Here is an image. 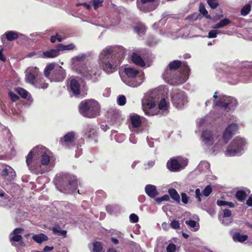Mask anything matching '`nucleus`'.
Listing matches in <instances>:
<instances>
[{
    "mask_svg": "<svg viewBox=\"0 0 252 252\" xmlns=\"http://www.w3.org/2000/svg\"><path fill=\"white\" fill-rule=\"evenodd\" d=\"M126 56L125 50L117 46H107L100 52L98 63L107 74L116 71Z\"/></svg>",
    "mask_w": 252,
    "mask_h": 252,
    "instance_id": "1",
    "label": "nucleus"
},
{
    "mask_svg": "<svg viewBox=\"0 0 252 252\" xmlns=\"http://www.w3.org/2000/svg\"><path fill=\"white\" fill-rule=\"evenodd\" d=\"M189 68L185 63L183 64L179 60L170 62L164 70L162 77L171 85H179L185 83L188 79Z\"/></svg>",
    "mask_w": 252,
    "mask_h": 252,
    "instance_id": "2",
    "label": "nucleus"
},
{
    "mask_svg": "<svg viewBox=\"0 0 252 252\" xmlns=\"http://www.w3.org/2000/svg\"><path fill=\"white\" fill-rule=\"evenodd\" d=\"M51 152L50 150L43 146H37L33 148L28 154L26 163L29 169L32 172L35 174H42L43 171L36 160L40 157V163L42 165H48L50 160Z\"/></svg>",
    "mask_w": 252,
    "mask_h": 252,
    "instance_id": "3",
    "label": "nucleus"
},
{
    "mask_svg": "<svg viewBox=\"0 0 252 252\" xmlns=\"http://www.w3.org/2000/svg\"><path fill=\"white\" fill-rule=\"evenodd\" d=\"M158 99L156 91L145 94L142 100V107L145 115L152 116L162 114L167 111L169 108V103L164 98L160 100L158 106H157Z\"/></svg>",
    "mask_w": 252,
    "mask_h": 252,
    "instance_id": "4",
    "label": "nucleus"
},
{
    "mask_svg": "<svg viewBox=\"0 0 252 252\" xmlns=\"http://www.w3.org/2000/svg\"><path fill=\"white\" fill-rule=\"evenodd\" d=\"M87 57L85 53L74 57L72 59L73 67L84 78L95 82L98 80L101 71L96 65H87L85 63Z\"/></svg>",
    "mask_w": 252,
    "mask_h": 252,
    "instance_id": "5",
    "label": "nucleus"
},
{
    "mask_svg": "<svg viewBox=\"0 0 252 252\" xmlns=\"http://www.w3.org/2000/svg\"><path fill=\"white\" fill-rule=\"evenodd\" d=\"M56 186L61 192L65 193L75 192L78 188L75 177L66 174H60L55 178Z\"/></svg>",
    "mask_w": 252,
    "mask_h": 252,
    "instance_id": "6",
    "label": "nucleus"
},
{
    "mask_svg": "<svg viewBox=\"0 0 252 252\" xmlns=\"http://www.w3.org/2000/svg\"><path fill=\"white\" fill-rule=\"evenodd\" d=\"M79 112L83 116L94 118L99 115L100 107L94 99H87L82 101L79 106Z\"/></svg>",
    "mask_w": 252,
    "mask_h": 252,
    "instance_id": "7",
    "label": "nucleus"
},
{
    "mask_svg": "<svg viewBox=\"0 0 252 252\" xmlns=\"http://www.w3.org/2000/svg\"><path fill=\"white\" fill-rule=\"evenodd\" d=\"M125 74L121 75L123 82L127 85L135 88L139 86L143 82L142 73L132 67H126L124 70Z\"/></svg>",
    "mask_w": 252,
    "mask_h": 252,
    "instance_id": "8",
    "label": "nucleus"
},
{
    "mask_svg": "<svg viewBox=\"0 0 252 252\" xmlns=\"http://www.w3.org/2000/svg\"><path fill=\"white\" fill-rule=\"evenodd\" d=\"M217 138V134L214 133L212 131L208 129L203 131L200 139L206 152L211 154H216V152L221 148L220 146L218 144L216 143L213 145Z\"/></svg>",
    "mask_w": 252,
    "mask_h": 252,
    "instance_id": "9",
    "label": "nucleus"
},
{
    "mask_svg": "<svg viewBox=\"0 0 252 252\" xmlns=\"http://www.w3.org/2000/svg\"><path fill=\"white\" fill-rule=\"evenodd\" d=\"M44 75L51 82H60L66 77L65 70L60 65L51 63L44 69Z\"/></svg>",
    "mask_w": 252,
    "mask_h": 252,
    "instance_id": "10",
    "label": "nucleus"
},
{
    "mask_svg": "<svg viewBox=\"0 0 252 252\" xmlns=\"http://www.w3.org/2000/svg\"><path fill=\"white\" fill-rule=\"evenodd\" d=\"M247 141L244 138L237 137L228 145L224 153L226 157L241 155L246 149Z\"/></svg>",
    "mask_w": 252,
    "mask_h": 252,
    "instance_id": "11",
    "label": "nucleus"
},
{
    "mask_svg": "<svg viewBox=\"0 0 252 252\" xmlns=\"http://www.w3.org/2000/svg\"><path fill=\"white\" fill-rule=\"evenodd\" d=\"M188 160L182 157H176L171 158L166 164L167 168L172 172H179L187 165Z\"/></svg>",
    "mask_w": 252,
    "mask_h": 252,
    "instance_id": "12",
    "label": "nucleus"
},
{
    "mask_svg": "<svg viewBox=\"0 0 252 252\" xmlns=\"http://www.w3.org/2000/svg\"><path fill=\"white\" fill-rule=\"evenodd\" d=\"M171 96L173 105L179 109H183L188 102V97L184 92L174 90Z\"/></svg>",
    "mask_w": 252,
    "mask_h": 252,
    "instance_id": "13",
    "label": "nucleus"
},
{
    "mask_svg": "<svg viewBox=\"0 0 252 252\" xmlns=\"http://www.w3.org/2000/svg\"><path fill=\"white\" fill-rule=\"evenodd\" d=\"M218 101L214 102V105L225 109H228L229 111L234 110L237 106L236 99L230 96L225 95H220Z\"/></svg>",
    "mask_w": 252,
    "mask_h": 252,
    "instance_id": "14",
    "label": "nucleus"
},
{
    "mask_svg": "<svg viewBox=\"0 0 252 252\" xmlns=\"http://www.w3.org/2000/svg\"><path fill=\"white\" fill-rule=\"evenodd\" d=\"M39 75L38 68L35 67H31L26 70L25 79L27 83L33 86Z\"/></svg>",
    "mask_w": 252,
    "mask_h": 252,
    "instance_id": "15",
    "label": "nucleus"
},
{
    "mask_svg": "<svg viewBox=\"0 0 252 252\" xmlns=\"http://www.w3.org/2000/svg\"><path fill=\"white\" fill-rule=\"evenodd\" d=\"M238 130V126L236 124L229 125L223 132L222 138L224 143H227Z\"/></svg>",
    "mask_w": 252,
    "mask_h": 252,
    "instance_id": "16",
    "label": "nucleus"
},
{
    "mask_svg": "<svg viewBox=\"0 0 252 252\" xmlns=\"http://www.w3.org/2000/svg\"><path fill=\"white\" fill-rule=\"evenodd\" d=\"M75 139L76 133L74 131H72L65 134L63 137L61 139L60 142L63 146L71 148L73 146Z\"/></svg>",
    "mask_w": 252,
    "mask_h": 252,
    "instance_id": "17",
    "label": "nucleus"
},
{
    "mask_svg": "<svg viewBox=\"0 0 252 252\" xmlns=\"http://www.w3.org/2000/svg\"><path fill=\"white\" fill-rule=\"evenodd\" d=\"M23 229L20 228H15L10 234L9 239L12 246H15V242H20L21 246H23L24 242H22V236L20 235Z\"/></svg>",
    "mask_w": 252,
    "mask_h": 252,
    "instance_id": "18",
    "label": "nucleus"
},
{
    "mask_svg": "<svg viewBox=\"0 0 252 252\" xmlns=\"http://www.w3.org/2000/svg\"><path fill=\"white\" fill-rule=\"evenodd\" d=\"M232 215L231 211L227 209L223 210L222 215H219V219L222 224L224 225H228L230 224L232 220L231 216Z\"/></svg>",
    "mask_w": 252,
    "mask_h": 252,
    "instance_id": "19",
    "label": "nucleus"
},
{
    "mask_svg": "<svg viewBox=\"0 0 252 252\" xmlns=\"http://www.w3.org/2000/svg\"><path fill=\"white\" fill-rule=\"evenodd\" d=\"M137 6L138 9L143 12H150L155 9V6L153 3L146 2L145 1H143V0L137 1Z\"/></svg>",
    "mask_w": 252,
    "mask_h": 252,
    "instance_id": "20",
    "label": "nucleus"
},
{
    "mask_svg": "<svg viewBox=\"0 0 252 252\" xmlns=\"http://www.w3.org/2000/svg\"><path fill=\"white\" fill-rule=\"evenodd\" d=\"M80 85L78 80L76 79H71L69 83V90L74 95L77 96L80 94Z\"/></svg>",
    "mask_w": 252,
    "mask_h": 252,
    "instance_id": "21",
    "label": "nucleus"
},
{
    "mask_svg": "<svg viewBox=\"0 0 252 252\" xmlns=\"http://www.w3.org/2000/svg\"><path fill=\"white\" fill-rule=\"evenodd\" d=\"M19 35H22V34L15 31H9L5 32L4 34L1 35L0 39L2 42H4L5 39L11 41L18 38Z\"/></svg>",
    "mask_w": 252,
    "mask_h": 252,
    "instance_id": "22",
    "label": "nucleus"
},
{
    "mask_svg": "<svg viewBox=\"0 0 252 252\" xmlns=\"http://www.w3.org/2000/svg\"><path fill=\"white\" fill-rule=\"evenodd\" d=\"M84 135L89 138L95 139L97 136L96 130L93 125H87L84 131Z\"/></svg>",
    "mask_w": 252,
    "mask_h": 252,
    "instance_id": "23",
    "label": "nucleus"
},
{
    "mask_svg": "<svg viewBox=\"0 0 252 252\" xmlns=\"http://www.w3.org/2000/svg\"><path fill=\"white\" fill-rule=\"evenodd\" d=\"M145 191L146 194L151 198H154L158 194L156 187L153 185H147L145 187Z\"/></svg>",
    "mask_w": 252,
    "mask_h": 252,
    "instance_id": "24",
    "label": "nucleus"
},
{
    "mask_svg": "<svg viewBox=\"0 0 252 252\" xmlns=\"http://www.w3.org/2000/svg\"><path fill=\"white\" fill-rule=\"evenodd\" d=\"M230 234L234 242H239L243 243L247 240L248 236L247 235H242L239 232L232 230L230 232Z\"/></svg>",
    "mask_w": 252,
    "mask_h": 252,
    "instance_id": "25",
    "label": "nucleus"
},
{
    "mask_svg": "<svg viewBox=\"0 0 252 252\" xmlns=\"http://www.w3.org/2000/svg\"><path fill=\"white\" fill-rule=\"evenodd\" d=\"M16 92L22 98L27 99L29 104H31L32 103L33 101L32 98L30 94L26 90L21 88H18L16 89Z\"/></svg>",
    "mask_w": 252,
    "mask_h": 252,
    "instance_id": "26",
    "label": "nucleus"
},
{
    "mask_svg": "<svg viewBox=\"0 0 252 252\" xmlns=\"http://www.w3.org/2000/svg\"><path fill=\"white\" fill-rule=\"evenodd\" d=\"M2 176H8V179H12L15 176V172L14 169L9 166H5L1 171Z\"/></svg>",
    "mask_w": 252,
    "mask_h": 252,
    "instance_id": "27",
    "label": "nucleus"
},
{
    "mask_svg": "<svg viewBox=\"0 0 252 252\" xmlns=\"http://www.w3.org/2000/svg\"><path fill=\"white\" fill-rule=\"evenodd\" d=\"M9 200V196L0 189V206L7 207Z\"/></svg>",
    "mask_w": 252,
    "mask_h": 252,
    "instance_id": "28",
    "label": "nucleus"
},
{
    "mask_svg": "<svg viewBox=\"0 0 252 252\" xmlns=\"http://www.w3.org/2000/svg\"><path fill=\"white\" fill-rule=\"evenodd\" d=\"M59 48L57 49H50L43 53V57L47 58H55L59 55Z\"/></svg>",
    "mask_w": 252,
    "mask_h": 252,
    "instance_id": "29",
    "label": "nucleus"
},
{
    "mask_svg": "<svg viewBox=\"0 0 252 252\" xmlns=\"http://www.w3.org/2000/svg\"><path fill=\"white\" fill-rule=\"evenodd\" d=\"M131 60L133 63L140 66H144L145 65V62L141 57L136 53H133L131 56Z\"/></svg>",
    "mask_w": 252,
    "mask_h": 252,
    "instance_id": "30",
    "label": "nucleus"
},
{
    "mask_svg": "<svg viewBox=\"0 0 252 252\" xmlns=\"http://www.w3.org/2000/svg\"><path fill=\"white\" fill-rule=\"evenodd\" d=\"M131 123L134 128L139 127L141 124V120L139 116L134 115L130 116V118Z\"/></svg>",
    "mask_w": 252,
    "mask_h": 252,
    "instance_id": "31",
    "label": "nucleus"
},
{
    "mask_svg": "<svg viewBox=\"0 0 252 252\" xmlns=\"http://www.w3.org/2000/svg\"><path fill=\"white\" fill-rule=\"evenodd\" d=\"M33 86L38 89H45L47 88L48 85L46 83L43 78H40V76L38 77V79L35 81V83Z\"/></svg>",
    "mask_w": 252,
    "mask_h": 252,
    "instance_id": "32",
    "label": "nucleus"
},
{
    "mask_svg": "<svg viewBox=\"0 0 252 252\" xmlns=\"http://www.w3.org/2000/svg\"><path fill=\"white\" fill-rule=\"evenodd\" d=\"M250 192L249 189H247V191L244 190H239L236 193V197L239 201H244L247 197V195Z\"/></svg>",
    "mask_w": 252,
    "mask_h": 252,
    "instance_id": "33",
    "label": "nucleus"
},
{
    "mask_svg": "<svg viewBox=\"0 0 252 252\" xmlns=\"http://www.w3.org/2000/svg\"><path fill=\"white\" fill-rule=\"evenodd\" d=\"M92 246V247L91 248V246H90V248L91 249V252H104L102 245L99 242L93 243Z\"/></svg>",
    "mask_w": 252,
    "mask_h": 252,
    "instance_id": "34",
    "label": "nucleus"
},
{
    "mask_svg": "<svg viewBox=\"0 0 252 252\" xmlns=\"http://www.w3.org/2000/svg\"><path fill=\"white\" fill-rule=\"evenodd\" d=\"M114 134V139L118 143H121L123 142L126 138V136L124 134L118 133L117 131L115 130L112 131L111 136L112 137Z\"/></svg>",
    "mask_w": 252,
    "mask_h": 252,
    "instance_id": "35",
    "label": "nucleus"
},
{
    "mask_svg": "<svg viewBox=\"0 0 252 252\" xmlns=\"http://www.w3.org/2000/svg\"><path fill=\"white\" fill-rule=\"evenodd\" d=\"M32 239L37 243H41L48 240V237L43 233L36 234L32 236Z\"/></svg>",
    "mask_w": 252,
    "mask_h": 252,
    "instance_id": "36",
    "label": "nucleus"
},
{
    "mask_svg": "<svg viewBox=\"0 0 252 252\" xmlns=\"http://www.w3.org/2000/svg\"><path fill=\"white\" fill-rule=\"evenodd\" d=\"M134 30L139 36H142L146 32V28L144 24L140 23L135 27Z\"/></svg>",
    "mask_w": 252,
    "mask_h": 252,
    "instance_id": "37",
    "label": "nucleus"
},
{
    "mask_svg": "<svg viewBox=\"0 0 252 252\" xmlns=\"http://www.w3.org/2000/svg\"><path fill=\"white\" fill-rule=\"evenodd\" d=\"M231 23V21L228 18H224L220 21V22L216 24L214 27V29H220L223 28Z\"/></svg>",
    "mask_w": 252,
    "mask_h": 252,
    "instance_id": "38",
    "label": "nucleus"
},
{
    "mask_svg": "<svg viewBox=\"0 0 252 252\" xmlns=\"http://www.w3.org/2000/svg\"><path fill=\"white\" fill-rule=\"evenodd\" d=\"M168 193L171 197L178 203L180 202V197L176 189H168Z\"/></svg>",
    "mask_w": 252,
    "mask_h": 252,
    "instance_id": "39",
    "label": "nucleus"
},
{
    "mask_svg": "<svg viewBox=\"0 0 252 252\" xmlns=\"http://www.w3.org/2000/svg\"><path fill=\"white\" fill-rule=\"evenodd\" d=\"M185 223L190 228L193 229L194 231H196L199 229V223L196 222L195 220H187L185 221Z\"/></svg>",
    "mask_w": 252,
    "mask_h": 252,
    "instance_id": "40",
    "label": "nucleus"
},
{
    "mask_svg": "<svg viewBox=\"0 0 252 252\" xmlns=\"http://www.w3.org/2000/svg\"><path fill=\"white\" fill-rule=\"evenodd\" d=\"M210 168V163L206 161H201L197 166V169L202 171H205L209 170Z\"/></svg>",
    "mask_w": 252,
    "mask_h": 252,
    "instance_id": "41",
    "label": "nucleus"
},
{
    "mask_svg": "<svg viewBox=\"0 0 252 252\" xmlns=\"http://www.w3.org/2000/svg\"><path fill=\"white\" fill-rule=\"evenodd\" d=\"M59 51L60 50L63 51V50H71L75 48V45L73 43H71L68 45H63V44H59L58 46Z\"/></svg>",
    "mask_w": 252,
    "mask_h": 252,
    "instance_id": "42",
    "label": "nucleus"
},
{
    "mask_svg": "<svg viewBox=\"0 0 252 252\" xmlns=\"http://www.w3.org/2000/svg\"><path fill=\"white\" fill-rule=\"evenodd\" d=\"M217 204L219 206H228L230 208H233L235 207V205L233 202L225 201L223 200H218L217 201Z\"/></svg>",
    "mask_w": 252,
    "mask_h": 252,
    "instance_id": "43",
    "label": "nucleus"
},
{
    "mask_svg": "<svg viewBox=\"0 0 252 252\" xmlns=\"http://www.w3.org/2000/svg\"><path fill=\"white\" fill-rule=\"evenodd\" d=\"M251 10V5L250 4H246L241 9V14L245 16L247 15Z\"/></svg>",
    "mask_w": 252,
    "mask_h": 252,
    "instance_id": "44",
    "label": "nucleus"
},
{
    "mask_svg": "<svg viewBox=\"0 0 252 252\" xmlns=\"http://www.w3.org/2000/svg\"><path fill=\"white\" fill-rule=\"evenodd\" d=\"M219 33H222L223 34H226V32H224V31H219V32H218L216 30H213L210 31L209 32L208 37L209 38H215V37H217L218 34Z\"/></svg>",
    "mask_w": 252,
    "mask_h": 252,
    "instance_id": "45",
    "label": "nucleus"
},
{
    "mask_svg": "<svg viewBox=\"0 0 252 252\" xmlns=\"http://www.w3.org/2000/svg\"><path fill=\"white\" fill-rule=\"evenodd\" d=\"M212 192V188L211 186H207L202 191V195L205 197H208Z\"/></svg>",
    "mask_w": 252,
    "mask_h": 252,
    "instance_id": "46",
    "label": "nucleus"
},
{
    "mask_svg": "<svg viewBox=\"0 0 252 252\" xmlns=\"http://www.w3.org/2000/svg\"><path fill=\"white\" fill-rule=\"evenodd\" d=\"M126 98L124 95H120L117 98V103L121 106H123L126 104Z\"/></svg>",
    "mask_w": 252,
    "mask_h": 252,
    "instance_id": "47",
    "label": "nucleus"
},
{
    "mask_svg": "<svg viewBox=\"0 0 252 252\" xmlns=\"http://www.w3.org/2000/svg\"><path fill=\"white\" fill-rule=\"evenodd\" d=\"M170 227L174 229H179L180 228V225L179 221L177 220H173L170 223Z\"/></svg>",
    "mask_w": 252,
    "mask_h": 252,
    "instance_id": "48",
    "label": "nucleus"
},
{
    "mask_svg": "<svg viewBox=\"0 0 252 252\" xmlns=\"http://www.w3.org/2000/svg\"><path fill=\"white\" fill-rule=\"evenodd\" d=\"M103 0H92L91 3L93 5L94 9H96L98 7L102 5Z\"/></svg>",
    "mask_w": 252,
    "mask_h": 252,
    "instance_id": "49",
    "label": "nucleus"
},
{
    "mask_svg": "<svg viewBox=\"0 0 252 252\" xmlns=\"http://www.w3.org/2000/svg\"><path fill=\"white\" fill-rule=\"evenodd\" d=\"M207 3L213 9L216 8L219 5L217 0H208Z\"/></svg>",
    "mask_w": 252,
    "mask_h": 252,
    "instance_id": "50",
    "label": "nucleus"
},
{
    "mask_svg": "<svg viewBox=\"0 0 252 252\" xmlns=\"http://www.w3.org/2000/svg\"><path fill=\"white\" fill-rule=\"evenodd\" d=\"M8 95L12 101H16L19 98V97L11 91H9Z\"/></svg>",
    "mask_w": 252,
    "mask_h": 252,
    "instance_id": "51",
    "label": "nucleus"
},
{
    "mask_svg": "<svg viewBox=\"0 0 252 252\" xmlns=\"http://www.w3.org/2000/svg\"><path fill=\"white\" fill-rule=\"evenodd\" d=\"M176 246L173 243H170L166 247L167 252H175Z\"/></svg>",
    "mask_w": 252,
    "mask_h": 252,
    "instance_id": "52",
    "label": "nucleus"
},
{
    "mask_svg": "<svg viewBox=\"0 0 252 252\" xmlns=\"http://www.w3.org/2000/svg\"><path fill=\"white\" fill-rule=\"evenodd\" d=\"M50 40L52 43H55L56 40L61 42L63 40V38L59 34H57L56 35L52 36Z\"/></svg>",
    "mask_w": 252,
    "mask_h": 252,
    "instance_id": "53",
    "label": "nucleus"
},
{
    "mask_svg": "<svg viewBox=\"0 0 252 252\" xmlns=\"http://www.w3.org/2000/svg\"><path fill=\"white\" fill-rule=\"evenodd\" d=\"M199 11L202 15L206 16L207 18H208V17L207 16L208 11L206 9L204 5L202 3H200L199 5Z\"/></svg>",
    "mask_w": 252,
    "mask_h": 252,
    "instance_id": "54",
    "label": "nucleus"
},
{
    "mask_svg": "<svg viewBox=\"0 0 252 252\" xmlns=\"http://www.w3.org/2000/svg\"><path fill=\"white\" fill-rule=\"evenodd\" d=\"M195 197L197 199V201L199 202H200L202 200L201 197L202 196V194L200 192V190L199 189H196L195 190Z\"/></svg>",
    "mask_w": 252,
    "mask_h": 252,
    "instance_id": "55",
    "label": "nucleus"
},
{
    "mask_svg": "<svg viewBox=\"0 0 252 252\" xmlns=\"http://www.w3.org/2000/svg\"><path fill=\"white\" fill-rule=\"evenodd\" d=\"M129 220L131 222L136 223L138 221L139 218L135 214H131L129 216Z\"/></svg>",
    "mask_w": 252,
    "mask_h": 252,
    "instance_id": "56",
    "label": "nucleus"
},
{
    "mask_svg": "<svg viewBox=\"0 0 252 252\" xmlns=\"http://www.w3.org/2000/svg\"><path fill=\"white\" fill-rule=\"evenodd\" d=\"M116 208L117 206L116 205H108L106 207V210L108 213L112 214L115 212Z\"/></svg>",
    "mask_w": 252,
    "mask_h": 252,
    "instance_id": "57",
    "label": "nucleus"
},
{
    "mask_svg": "<svg viewBox=\"0 0 252 252\" xmlns=\"http://www.w3.org/2000/svg\"><path fill=\"white\" fill-rule=\"evenodd\" d=\"M182 201L183 203L186 204L188 203L189 197L185 193H181Z\"/></svg>",
    "mask_w": 252,
    "mask_h": 252,
    "instance_id": "58",
    "label": "nucleus"
},
{
    "mask_svg": "<svg viewBox=\"0 0 252 252\" xmlns=\"http://www.w3.org/2000/svg\"><path fill=\"white\" fill-rule=\"evenodd\" d=\"M155 165L154 160H149L145 164L146 169H149Z\"/></svg>",
    "mask_w": 252,
    "mask_h": 252,
    "instance_id": "59",
    "label": "nucleus"
},
{
    "mask_svg": "<svg viewBox=\"0 0 252 252\" xmlns=\"http://www.w3.org/2000/svg\"><path fill=\"white\" fill-rule=\"evenodd\" d=\"M205 120L206 118H202L198 120L197 121V126L198 127H201L204 124Z\"/></svg>",
    "mask_w": 252,
    "mask_h": 252,
    "instance_id": "60",
    "label": "nucleus"
},
{
    "mask_svg": "<svg viewBox=\"0 0 252 252\" xmlns=\"http://www.w3.org/2000/svg\"><path fill=\"white\" fill-rule=\"evenodd\" d=\"M2 48L0 46V61L5 62L6 61V58L4 56L2 53Z\"/></svg>",
    "mask_w": 252,
    "mask_h": 252,
    "instance_id": "61",
    "label": "nucleus"
},
{
    "mask_svg": "<svg viewBox=\"0 0 252 252\" xmlns=\"http://www.w3.org/2000/svg\"><path fill=\"white\" fill-rule=\"evenodd\" d=\"M61 228L59 225H56L53 228V232L54 234H56L59 232V231L61 230Z\"/></svg>",
    "mask_w": 252,
    "mask_h": 252,
    "instance_id": "62",
    "label": "nucleus"
},
{
    "mask_svg": "<svg viewBox=\"0 0 252 252\" xmlns=\"http://www.w3.org/2000/svg\"><path fill=\"white\" fill-rule=\"evenodd\" d=\"M66 230H60L59 231V232L58 233H57L56 235H57L58 236H63V237H65L66 235Z\"/></svg>",
    "mask_w": 252,
    "mask_h": 252,
    "instance_id": "63",
    "label": "nucleus"
},
{
    "mask_svg": "<svg viewBox=\"0 0 252 252\" xmlns=\"http://www.w3.org/2000/svg\"><path fill=\"white\" fill-rule=\"evenodd\" d=\"M76 150L75 151L76 154L75 155V157L76 158L79 157L82 154V149L78 148V147H76Z\"/></svg>",
    "mask_w": 252,
    "mask_h": 252,
    "instance_id": "64",
    "label": "nucleus"
}]
</instances>
